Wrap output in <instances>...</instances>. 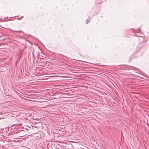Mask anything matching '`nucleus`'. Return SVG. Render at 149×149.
<instances>
[{
    "label": "nucleus",
    "instance_id": "obj_1",
    "mask_svg": "<svg viewBox=\"0 0 149 149\" xmlns=\"http://www.w3.org/2000/svg\"><path fill=\"white\" fill-rule=\"evenodd\" d=\"M90 22V20L89 19H87V20L86 21V24H87L89 23Z\"/></svg>",
    "mask_w": 149,
    "mask_h": 149
},
{
    "label": "nucleus",
    "instance_id": "obj_2",
    "mask_svg": "<svg viewBox=\"0 0 149 149\" xmlns=\"http://www.w3.org/2000/svg\"><path fill=\"white\" fill-rule=\"evenodd\" d=\"M23 17L22 16L21 17V18H19V19H20L21 18H22Z\"/></svg>",
    "mask_w": 149,
    "mask_h": 149
},
{
    "label": "nucleus",
    "instance_id": "obj_3",
    "mask_svg": "<svg viewBox=\"0 0 149 149\" xmlns=\"http://www.w3.org/2000/svg\"><path fill=\"white\" fill-rule=\"evenodd\" d=\"M15 31L17 32H21V31Z\"/></svg>",
    "mask_w": 149,
    "mask_h": 149
}]
</instances>
